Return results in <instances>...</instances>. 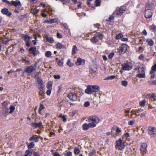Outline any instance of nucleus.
<instances>
[{
  "label": "nucleus",
  "instance_id": "nucleus-34",
  "mask_svg": "<svg viewBox=\"0 0 156 156\" xmlns=\"http://www.w3.org/2000/svg\"><path fill=\"white\" fill-rule=\"evenodd\" d=\"M138 71L139 73H145L144 69L143 67L139 68Z\"/></svg>",
  "mask_w": 156,
  "mask_h": 156
},
{
  "label": "nucleus",
  "instance_id": "nucleus-54",
  "mask_svg": "<svg viewBox=\"0 0 156 156\" xmlns=\"http://www.w3.org/2000/svg\"><path fill=\"white\" fill-rule=\"evenodd\" d=\"M31 5H33L35 3L37 0H28Z\"/></svg>",
  "mask_w": 156,
  "mask_h": 156
},
{
  "label": "nucleus",
  "instance_id": "nucleus-11",
  "mask_svg": "<svg viewBox=\"0 0 156 156\" xmlns=\"http://www.w3.org/2000/svg\"><path fill=\"white\" fill-rule=\"evenodd\" d=\"M127 45L126 44H122L119 48V51L120 53L125 52L127 50Z\"/></svg>",
  "mask_w": 156,
  "mask_h": 156
},
{
  "label": "nucleus",
  "instance_id": "nucleus-15",
  "mask_svg": "<svg viewBox=\"0 0 156 156\" xmlns=\"http://www.w3.org/2000/svg\"><path fill=\"white\" fill-rule=\"evenodd\" d=\"M1 12L3 14L6 15L8 16H10L12 14L11 12L9 11L8 9L6 8L2 9Z\"/></svg>",
  "mask_w": 156,
  "mask_h": 156
},
{
  "label": "nucleus",
  "instance_id": "nucleus-22",
  "mask_svg": "<svg viewBox=\"0 0 156 156\" xmlns=\"http://www.w3.org/2000/svg\"><path fill=\"white\" fill-rule=\"evenodd\" d=\"M99 39L98 37L96 36V34L91 39L90 41L91 42L93 43H96L98 41Z\"/></svg>",
  "mask_w": 156,
  "mask_h": 156
},
{
  "label": "nucleus",
  "instance_id": "nucleus-10",
  "mask_svg": "<svg viewBox=\"0 0 156 156\" xmlns=\"http://www.w3.org/2000/svg\"><path fill=\"white\" fill-rule=\"evenodd\" d=\"M153 13L152 9H146L145 11V16L147 18H150L151 17Z\"/></svg>",
  "mask_w": 156,
  "mask_h": 156
},
{
  "label": "nucleus",
  "instance_id": "nucleus-5",
  "mask_svg": "<svg viewBox=\"0 0 156 156\" xmlns=\"http://www.w3.org/2000/svg\"><path fill=\"white\" fill-rule=\"evenodd\" d=\"M148 133L151 137L156 136V128L154 127L149 126L147 130Z\"/></svg>",
  "mask_w": 156,
  "mask_h": 156
},
{
  "label": "nucleus",
  "instance_id": "nucleus-61",
  "mask_svg": "<svg viewBox=\"0 0 156 156\" xmlns=\"http://www.w3.org/2000/svg\"><path fill=\"white\" fill-rule=\"evenodd\" d=\"M58 64L60 66H61L63 65V63L60 60H59L58 62Z\"/></svg>",
  "mask_w": 156,
  "mask_h": 156
},
{
  "label": "nucleus",
  "instance_id": "nucleus-44",
  "mask_svg": "<svg viewBox=\"0 0 156 156\" xmlns=\"http://www.w3.org/2000/svg\"><path fill=\"white\" fill-rule=\"evenodd\" d=\"M115 76H108L105 79V80H111L114 79L115 78Z\"/></svg>",
  "mask_w": 156,
  "mask_h": 156
},
{
  "label": "nucleus",
  "instance_id": "nucleus-3",
  "mask_svg": "<svg viewBox=\"0 0 156 156\" xmlns=\"http://www.w3.org/2000/svg\"><path fill=\"white\" fill-rule=\"evenodd\" d=\"M125 146L122 140L119 139L115 142V148L116 149L121 150L123 149Z\"/></svg>",
  "mask_w": 156,
  "mask_h": 156
},
{
  "label": "nucleus",
  "instance_id": "nucleus-27",
  "mask_svg": "<svg viewBox=\"0 0 156 156\" xmlns=\"http://www.w3.org/2000/svg\"><path fill=\"white\" fill-rule=\"evenodd\" d=\"M39 11V10L38 9L32 8L30 10V12L34 15H35Z\"/></svg>",
  "mask_w": 156,
  "mask_h": 156
},
{
  "label": "nucleus",
  "instance_id": "nucleus-60",
  "mask_svg": "<svg viewBox=\"0 0 156 156\" xmlns=\"http://www.w3.org/2000/svg\"><path fill=\"white\" fill-rule=\"evenodd\" d=\"M129 133H127L124 134L123 137H124L127 138L129 137Z\"/></svg>",
  "mask_w": 156,
  "mask_h": 156
},
{
  "label": "nucleus",
  "instance_id": "nucleus-12",
  "mask_svg": "<svg viewBox=\"0 0 156 156\" xmlns=\"http://www.w3.org/2000/svg\"><path fill=\"white\" fill-rule=\"evenodd\" d=\"M36 67L32 66L27 67L24 70L25 72L28 74L30 73L35 70Z\"/></svg>",
  "mask_w": 156,
  "mask_h": 156
},
{
  "label": "nucleus",
  "instance_id": "nucleus-36",
  "mask_svg": "<svg viewBox=\"0 0 156 156\" xmlns=\"http://www.w3.org/2000/svg\"><path fill=\"white\" fill-rule=\"evenodd\" d=\"M146 103V100L145 99H144L140 102L139 104L140 106L143 107L144 106Z\"/></svg>",
  "mask_w": 156,
  "mask_h": 156
},
{
  "label": "nucleus",
  "instance_id": "nucleus-35",
  "mask_svg": "<svg viewBox=\"0 0 156 156\" xmlns=\"http://www.w3.org/2000/svg\"><path fill=\"white\" fill-rule=\"evenodd\" d=\"M136 77L139 78H145V73H138L136 75Z\"/></svg>",
  "mask_w": 156,
  "mask_h": 156
},
{
  "label": "nucleus",
  "instance_id": "nucleus-48",
  "mask_svg": "<svg viewBox=\"0 0 156 156\" xmlns=\"http://www.w3.org/2000/svg\"><path fill=\"white\" fill-rule=\"evenodd\" d=\"M72 153L71 152L69 151L65 154V155L66 156H72Z\"/></svg>",
  "mask_w": 156,
  "mask_h": 156
},
{
  "label": "nucleus",
  "instance_id": "nucleus-53",
  "mask_svg": "<svg viewBox=\"0 0 156 156\" xmlns=\"http://www.w3.org/2000/svg\"><path fill=\"white\" fill-rule=\"evenodd\" d=\"M50 23H55L57 22V20L56 19H53L50 20Z\"/></svg>",
  "mask_w": 156,
  "mask_h": 156
},
{
  "label": "nucleus",
  "instance_id": "nucleus-26",
  "mask_svg": "<svg viewBox=\"0 0 156 156\" xmlns=\"http://www.w3.org/2000/svg\"><path fill=\"white\" fill-rule=\"evenodd\" d=\"M78 51V50L76 46V45H73L72 49V55H73L75 54Z\"/></svg>",
  "mask_w": 156,
  "mask_h": 156
},
{
  "label": "nucleus",
  "instance_id": "nucleus-46",
  "mask_svg": "<svg viewBox=\"0 0 156 156\" xmlns=\"http://www.w3.org/2000/svg\"><path fill=\"white\" fill-rule=\"evenodd\" d=\"M123 35L121 33H119L116 35V39H118L121 38H122L123 37Z\"/></svg>",
  "mask_w": 156,
  "mask_h": 156
},
{
  "label": "nucleus",
  "instance_id": "nucleus-8",
  "mask_svg": "<svg viewBox=\"0 0 156 156\" xmlns=\"http://www.w3.org/2000/svg\"><path fill=\"white\" fill-rule=\"evenodd\" d=\"M95 127V125L94 123H89L88 124L84 123L83 125V129L84 130H87L90 127L94 128Z\"/></svg>",
  "mask_w": 156,
  "mask_h": 156
},
{
  "label": "nucleus",
  "instance_id": "nucleus-42",
  "mask_svg": "<svg viewBox=\"0 0 156 156\" xmlns=\"http://www.w3.org/2000/svg\"><path fill=\"white\" fill-rule=\"evenodd\" d=\"M67 64L69 67H71L73 66V64L70 62V59H68L67 62Z\"/></svg>",
  "mask_w": 156,
  "mask_h": 156
},
{
  "label": "nucleus",
  "instance_id": "nucleus-49",
  "mask_svg": "<svg viewBox=\"0 0 156 156\" xmlns=\"http://www.w3.org/2000/svg\"><path fill=\"white\" fill-rule=\"evenodd\" d=\"M146 113V112L144 111L143 112V113L140 114V117L141 118H143L145 116V115Z\"/></svg>",
  "mask_w": 156,
  "mask_h": 156
},
{
  "label": "nucleus",
  "instance_id": "nucleus-25",
  "mask_svg": "<svg viewBox=\"0 0 156 156\" xmlns=\"http://www.w3.org/2000/svg\"><path fill=\"white\" fill-rule=\"evenodd\" d=\"M42 122H40L38 123H33L31 124V126L35 128L40 127L42 126Z\"/></svg>",
  "mask_w": 156,
  "mask_h": 156
},
{
  "label": "nucleus",
  "instance_id": "nucleus-1",
  "mask_svg": "<svg viewBox=\"0 0 156 156\" xmlns=\"http://www.w3.org/2000/svg\"><path fill=\"white\" fill-rule=\"evenodd\" d=\"M99 89L100 87L98 85H89L85 90V92L88 94H91L98 92Z\"/></svg>",
  "mask_w": 156,
  "mask_h": 156
},
{
  "label": "nucleus",
  "instance_id": "nucleus-32",
  "mask_svg": "<svg viewBox=\"0 0 156 156\" xmlns=\"http://www.w3.org/2000/svg\"><path fill=\"white\" fill-rule=\"evenodd\" d=\"M150 30L153 32L156 31V26L153 24L149 27Z\"/></svg>",
  "mask_w": 156,
  "mask_h": 156
},
{
  "label": "nucleus",
  "instance_id": "nucleus-31",
  "mask_svg": "<svg viewBox=\"0 0 156 156\" xmlns=\"http://www.w3.org/2000/svg\"><path fill=\"white\" fill-rule=\"evenodd\" d=\"M96 36L98 37V39L100 38L101 40H102L104 37L103 35L99 32H97L96 33Z\"/></svg>",
  "mask_w": 156,
  "mask_h": 156
},
{
  "label": "nucleus",
  "instance_id": "nucleus-41",
  "mask_svg": "<svg viewBox=\"0 0 156 156\" xmlns=\"http://www.w3.org/2000/svg\"><path fill=\"white\" fill-rule=\"evenodd\" d=\"M152 72L155 73L156 72V64H155L151 68V71Z\"/></svg>",
  "mask_w": 156,
  "mask_h": 156
},
{
  "label": "nucleus",
  "instance_id": "nucleus-9",
  "mask_svg": "<svg viewBox=\"0 0 156 156\" xmlns=\"http://www.w3.org/2000/svg\"><path fill=\"white\" fill-rule=\"evenodd\" d=\"M130 112L131 113L130 115L131 117H132L133 114L135 115L136 116H138L139 115V114L137 115L136 114V109H133L131 111L129 110H126L125 111V113L126 114L125 115L126 116H127L128 115H129V114Z\"/></svg>",
  "mask_w": 156,
  "mask_h": 156
},
{
  "label": "nucleus",
  "instance_id": "nucleus-57",
  "mask_svg": "<svg viewBox=\"0 0 156 156\" xmlns=\"http://www.w3.org/2000/svg\"><path fill=\"white\" fill-rule=\"evenodd\" d=\"M57 36L59 38H61L62 37V35L58 32L57 33Z\"/></svg>",
  "mask_w": 156,
  "mask_h": 156
},
{
  "label": "nucleus",
  "instance_id": "nucleus-28",
  "mask_svg": "<svg viewBox=\"0 0 156 156\" xmlns=\"http://www.w3.org/2000/svg\"><path fill=\"white\" fill-rule=\"evenodd\" d=\"M146 42L148 43V45L150 46H153L154 44V41L151 39H147L146 40Z\"/></svg>",
  "mask_w": 156,
  "mask_h": 156
},
{
  "label": "nucleus",
  "instance_id": "nucleus-62",
  "mask_svg": "<svg viewBox=\"0 0 156 156\" xmlns=\"http://www.w3.org/2000/svg\"><path fill=\"white\" fill-rule=\"evenodd\" d=\"M100 2L98 0H97L96 1L95 5L96 6H100Z\"/></svg>",
  "mask_w": 156,
  "mask_h": 156
},
{
  "label": "nucleus",
  "instance_id": "nucleus-21",
  "mask_svg": "<svg viewBox=\"0 0 156 156\" xmlns=\"http://www.w3.org/2000/svg\"><path fill=\"white\" fill-rule=\"evenodd\" d=\"M85 61L82 59L81 58H78L77 59L76 62V63L77 65L79 66L80 65H83L84 64Z\"/></svg>",
  "mask_w": 156,
  "mask_h": 156
},
{
  "label": "nucleus",
  "instance_id": "nucleus-64",
  "mask_svg": "<svg viewBox=\"0 0 156 156\" xmlns=\"http://www.w3.org/2000/svg\"><path fill=\"white\" fill-rule=\"evenodd\" d=\"M16 154L17 156H22V153L20 151H17Z\"/></svg>",
  "mask_w": 156,
  "mask_h": 156
},
{
  "label": "nucleus",
  "instance_id": "nucleus-43",
  "mask_svg": "<svg viewBox=\"0 0 156 156\" xmlns=\"http://www.w3.org/2000/svg\"><path fill=\"white\" fill-rule=\"evenodd\" d=\"M9 109L10 111L9 112V113L11 114L14 111L15 109V108L14 106H11L10 107Z\"/></svg>",
  "mask_w": 156,
  "mask_h": 156
},
{
  "label": "nucleus",
  "instance_id": "nucleus-58",
  "mask_svg": "<svg viewBox=\"0 0 156 156\" xmlns=\"http://www.w3.org/2000/svg\"><path fill=\"white\" fill-rule=\"evenodd\" d=\"M136 110V114H137V113H139L142 112L143 111V109H142L140 108V109H138L137 110Z\"/></svg>",
  "mask_w": 156,
  "mask_h": 156
},
{
  "label": "nucleus",
  "instance_id": "nucleus-63",
  "mask_svg": "<svg viewBox=\"0 0 156 156\" xmlns=\"http://www.w3.org/2000/svg\"><path fill=\"white\" fill-rule=\"evenodd\" d=\"M53 154V156H61V155L58 152H55Z\"/></svg>",
  "mask_w": 156,
  "mask_h": 156
},
{
  "label": "nucleus",
  "instance_id": "nucleus-45",
  "mask_svg": "<svg viewBox=\"0 0 156 156\" xmlns=\"http://www.w3.org/2000/svg\"><path fill=\"white\" fill-rule=\"evenodd\" d=\"M95 151L94 150H92L89 154V156H93L94 155Z\"/></svg>",
  "mask_w": 156,
  "mask_h": 156
},
{
  "label": "nucleus",
  "instance_id": "nucleus-56",
  "mask_svg": "<svg viewBox=\"0 0 156 156\" xmlns=\"http://www.w3.org/2000/svg\"><path fill=\"white\" fill-rule=\"evenodd\" d=\"M53 76L54 78L56 79H59L61 77V76L60 75H55Z\"/></svg>",
  "mask_w": 156,
  "mask_h": 156
},
{
  "label": "nucleus",
  "instance_id": "nucleus-51",
  "mask_svg": "<svg viewBox=\"0 0 156 156\" xmlns=\"http://www.w3.org/2000/svg\"><path fill=\"white\" fill-rule=\"evenodd\" d=\"M155 73H154L153 72H151V71L150 72V73L151 75V79H152L154 78V75H155Z\"/></svg>",
  "mask_w": 156,
  "mask_h": 156
},
{
  "label": "nucleus",
  "instance_id": "nucleus-38",
  "mask_svg": "<svg viewBox=\"0 0 156 156\" xmlns=\"http://www.w3.org/2000/svg\"><path fill=\"white\" fill-rule=\"evenodd\" d=\"M34 147V145L33 142H32L29 144L27 145V147L28 149H31V148Z\"/></svg>",
  "mask_w": 156,
  "mask_h": 156
},
{
  "label": "nucleus",
  "instance_id": "nucleus-52",
  "mask_svg": "<svg viewBox=\"0 0 156 156\" xmlns=\"http://www.w3.org/2000/svg\"><path fill=\"white\" fill-rule=\"evenodd\" d=\"M83 105L84 107H88L90 105V102L88 101H86L85 102Z\"/></svg>",
  "mask_w": 156,
  "mask_h": 156
},
{
  "label": "nucleus",
  "instance_id": "nucleus-18",
  "mask_svg": "<svg viewBox=\"0 0 156 156\" xmlns=\"http://www.w3.org/2000/svg\"><path fill=\"white\" fill-rule=\"evenodd\" d=\"M30 141H34L35 142H37L39 140V139L37 135L32 136L29 139Z\"/></svg>",
  "mask_w": 156,
  "mask_h": 156
},
{
  "label": "nucleus",
  "instance_id": "nucleus-24",
  "mask_svg": "<svg viewBox=\"0 0 156 156\" xmlns=\"http://www.w3.org/2000/svg\"><path fill=\"white\" fill-rule=\"evenodd\" d=\"M55 46L56 47V48L57 49H60L62 48H65V49L66 48L65 46L62 45L60 43H57L56 44Z\"/></svg>",
  "mask_w": 156,
  "mask_h": 156
},
{
  "label": "nucleus",
  "instance_id": "nucleus-23",
  "mask_svg": "<svg viewBox=\"0 0 156 156\" xmlns=\"http://www.w3.org/2000/svg\"><path fill=\"white\" fill-rule=\"evenodd\" d=\"M22 37L23 38L25 41V42L28 41L30 40V37L26 34H22Z\"/></svg>",
  "mask_w": 156,
  "mask_h": 156
},
{
  "label": "nucleus",
  "instance_id": "nucleus-20",
  "mask_svg": "<svg viewBox=\"0 0 156 156\" xmlns=\"http://www.w3.org/2000/svg\"><path fill=\"white\" fill-rule=\"evenodd\" d=\"M147 145L146 144H143L142 145L141 148L140 150L143 154L147 152L146 148L147 147Z\"/></svg>",
  "mask_w": 156,
  "mask_h": 156
},
{
  "label": "nucleus",
  "instance_id": "nucleus-37",
  "mask_svg": "<svg viewBox=\"0 0 156 156\" xmlns=\"http://www.w3.org/2000/svg\"><path fill=\"white\" fill-rule=\"evenodd\" d=\"M121 84L122 86L126 87L127 86L128 84V82L127 81L123 80L121 82Z\"/></svg>",
  "mask_w": 156,
  "mask_h": 156
},
{
  "label": "nucleus",
  "instance_id": "nucleus-33",
  "mask_svg": "<svg viewBox=\"0 0 156 156\" xmlns=\"http://www.w3.org/2000/svg\"><path fill=\"white\" fill-rule=\"evenodd\" d=\"M33 151L32 150H27L25 152V153L28 156H31L32 154Z\"/></svg>",
  "mask_w": 156,
  "mask_h": 156
},
{
  "label": "nucleus",
  "instance_id": "nucleus-50",
  "mask_svg": "<svg viewBox=\"0 0 156 156\" xmlns=\"http://www.w3.org/2000/svg\"><path fill=\"white\" fill-rule=\"evenodd\" d=\"M45 55L47 57H49L51 55V52L50 51H47L45 53Z\"/></svg>",
  "mask_w": 156,
  "mask_h": 156
},
{
  "label": "nucleus",
  "instance_id": "nucleus-7",
  "mask_svg": "<svg viewBox=\"0 0 156 156\" xmlns=\"http://www.w3.org/2000/svg\"><path fill=\"white\" fill-rule=\"evenodd\" d=\"M122 69L124 70H131L133 66L131 63H126L122 64Z\"/></svg>",
  "mask_w": 156,
  "mask_h": 156
},
{
  "label": "nucleus",
  "instance_id": "nucleus-40",
  "mask_svg": "<svg viewBox=\"0 0 156 156\" xmlns=\"http://www.w3.org/2000/svg\"><path fill=\"white\" fill-rule=\"evenodd\" d=\"M52 84L51 82H49L48 83L47 87L49 90H52Z\"/></svg>",
  "mask_w": 156,
  "mask_h": 156
},
{
  "label": "nucleus",
  "instance_id": "nucleus-13",
  "mask_svg": "<svg viewBox=\"0 0 156 156\" xmlns=\"http://www.w3.org/2000/svg\"><path fill=\"white\" fill-rule=\"evenodd\" d=\"M67 97L69 98L73 101H75L77 99L76 95L75 94H74L73 92H70L69 93Z\"/></svg>",
  "mask_w": 156,
  "mask_h": 156
},
{
  "label": "nucleus",
  "instance_id": "nucleus-2",
  "mask_svg": "<svg viewBox=\"0 0 156 156\" xmlns=\"http://www.w3.org/2000/svg\"><path fill=\"white\" fill-rule=\"evenodd\" d=\"M122 133L121 129L117 126H114L112 128V135L114 137L119 136Z\"/></svg>",
  "mask_w": 156,
  "mask_h": 156
},
{
  "label": "nucleus",
  "instance_id": "nucleus-16",
  "mask_svg": "<svg viewBox=\"0 0 156 156\" xmlns=\"http://www.w3.org/2000/svg\"><path fill=\"white\" fill-rule=\"evenodd\" d=\"M10 5L16 7L17 6H20L21 5V4L19 0H16V1H12L10 2Z\"/></svg>",
  "mask_w": 156,
  "mask_h": 156
},
{
  "label": "nucleus",
  "instance_id": "nucleus-59",
  "mask_svg": "<svg viewBox=\"0 0 156 156\" xmlns=\"http://www.w3.org/2000/svg\"><path fill=\"white\" fill-rule=\"evenodd\" d=\"M44 108V107L43 105L42 104H41L40 106L39 107V109L40 110H41L43 109Z\"/></svg>",
  "mask_w": 156,
  "mask_h": 156
},
{
  "label": "nucleus",
  "instance_id": "nucleus-55",
  "mask_svg": "<svg viewBox=\"0 0 156 156\" xmlns=\"http://www.w3.org/2000/svg\"><path fill=\"white\" fill-rule=\"evenodd\" d=\"M114 55V53L113 52L110 53L108 56V58L109 59L112 58Z\"/></svg>",
  "mask_w": 156,
  "mask_h": 156
},
{
  "label": "nucleus",
  "instance_id": "nucleus-14",
  "mask_svg": "<svg viewBox=\"0 0 156 156\" xmlns=\"http://www.w3.org/2000/svg\"><path fill=\"white\" fill-rule=\"evenodd\" d=\"M146 98L147 99L150 98L151 100L153 99V101H156V94H148L146 95Z\"/></svg>",
  "mask_w": 156,
  "mask_h": 156
},
{
  "label": "nucleus",
  "instance_id": "nucleus-4",
  "mask_svg": "<svg viewBox=\"0 0 156 156\" xmlns=\"http://www.w3.org/2000/svg\"><path fill=\"white\" fill-rule=\"evenodd\" d=\"M37 84L39 90L41 91L44 92V90L45 85L41 78L38 77L37 79Z\"/></svg>",
  "mask_w": 156,
  "mask_h": 156
},
{
  "label": "nucleus",
  "instance_id": "nucleus-29",
  "mask_svg": "<svg viewBox=\"0 0 156 156\" xmlns=\"http://www.w3.org/2000/svg\"><path fill=\"white\" fill-rule=\"evenodd\" d=\"M45 37L47 41L49 43H52L53 42L54 40L52 37L48 36H46Z\"/></svg>",
  "mask_w": 156,
  "mask_h": 156
},
{
  "label": "nucleus",
  "instance_id": "nucleus-47",
  "mask_svg": "<svg viewBox=\"0 0 156 156\" xmlns=\"http://www.w3.org/2000/svg\"><path fill=\"white\" fill-rule=\"evenodd\" d=\"M9 109L8 108H6V107H4L3 108V111L5 113H9Z\"/></svg>",
  "mask_w": 156,
  "mask_h": 156
},
{
  "label": "nucleus",
  "instance_id": "nucleus-30",
  "mask_svg": "<svg viewBox=\"0 0 156 156\" xmlns=\"http://www.w3.org/2000/svg\"><path fill=\"white\" fill-rule=\"evenodd\" d=\"M36 49V48L35 47L34 48L33 47H32L29 49V50L30 51H32V53L33 54L34 56H35L36 54L35 53Z\"/></svg>",
  "mask_w": 156,
  "mask_h": 156
},
{
  "label": "nucleus",
  "instance_id": "nucleus-39",
  "mask_svg": "<svg viewBox=\"0 0 156 156\" xmlns=\"http://www.w3.org/2000/svg\"><path fill=\"white\" fill-rule=\"evenodd\" d=\"M74 152L75 154H78L80 152V150L78 148H75L74 149Z\"/></svg>",
  "mask_w": 156,
  "mask_h": 156
},
{
  "label": "nucleus",
  "instance_id": "nucleus-17",
  "mask_svg": "<svg viewBox=\"0 0 156 156\" xmlns=\"http://www.w3.org/2000/svg\"><path fill=\"white\" fill-rule=\"evenodd\" d=\"M155 4L154 3L148 2L146 5V9H152L154 7Z\"/></svg>",
  "mask_w": 156,
  "mask_h": 156
},
{
  "label": "nucleus",
  "instance_id": "nucleus-19",
  "mask_svg": "<svg viewBox=\"0 0 156 156\" xmlns=\"http://www.w3.org/2000/svg\"><path fill=\"white\" fill-rule=\"evenodd\" d=\"M125 11V9L122 8H118L116 10V12L117 15H121Z\"/></svg>",
  "mask_w": 156,
  "mask_h": 156
},
{
  "label": "nucleus",
  "instance_id": "nucleus-6",
  "mask_svg": "<svg viewBox=\"0 0 156 156\" xmlns=\"http://www.w3.org/2000/svg\"><path fill=\"white\" fill-rule=\"evenodd\" d=\"M88 121L90 123H94L96 126V124L99 122L100 119L97 116H91L89 117L88 119Z\"/></svg>",
  "mask_w": 156,
  "mask_h": 156
}]
</instances>
